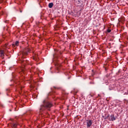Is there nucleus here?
Wrapping results in <instances>:
<instances>
[{
  "label": "nucleus",
  "instance_id": "1",
  "mask_svg": "<svg viewBox=\"0 0 128 128\" xmlns=\"http://www.w3.org/2000/svg\"><path fill=\"white\" fill-rule=\"evenodd\" d=\"M52 106V104L48 102V100H43L42 104L40 105L39 108L40 112H44L46 110H50V108Z\"/></svg>",
  "mask_w": 128,
  "mask_h": 128
},
{
  "label": "nucleus",
  "instance_id": "2",
  "mask_svg": "<svg viewBox=\"0 0 128 128\" xmlns=\"http://www.w3.org/2000/svg\"><path fill=\"white\" fill-rule=\"evenodd\" d=\"M86 122H87V128H90L92 124V120H86Z\"/></svg>",
  "mask_w": 128,
  "mask_h": 128
},
{
  "label": "nucleus",
  "instance_id": "3",
  "mask_svg": "<svg viewBox=\"0 0 128 128\" xmlns=\"http://www.w3.org/2000/svg\"><path fill=\"white\" fill-rule=\"evenodd\" d=\"M109 120H112V122H114V120H116V117L114 116V114H112L110 116V118H108Z\"/></svg>",
  "mask_w": 128,
  "mask_h": 128
},
{
  "label": "nucleus",
  "instance_id": "4",
  "mask_svg": "<svg viewBox=\"0 0 128 128\" xmlns=\"http://www.w3.org/2000/svg\"><path fill=\"white\" fill-rule=\"evenodd\" d=\"M4 50H0V56H2V58H4Z\"/></svg>",
  "mask_w": 128,
  "mask_h": 128
},
{
  "label": "nucleus",
  "instance_id": "5",
  "mask_svg": "<svg viewBox=\"0 0 128 128\" xmlns=\"http://www.w3.org/2000/svg\"><path fill=\"white\" fill-rule=\"evenodd\" d=\"M19 42L18 41H16L14 44H12L13 46H18Z\"/></svg>",
  "mask_w": 128,
  "mask_h": 128
},
{
  "label": "nucleus",
  "instance_id": "6",
  "mask_svg": "<svg viewBox=\"0 0 128 128\" xmlns=\"http://www.w3.org/2000/svg\"><path fill=\"white\" fill-rule=\"evenodd\" d=\"M53 6H54V3L50 2L48 4V8H52Z\"/></svg>",
  "mask_w": 128,
  "mask_h": 128
},
{
  "label": "nucleus",
  "instance_id": "7",
  "mask_svg": "<svg viewBox=\"0 0 128 128\" xmlns=\"http://www.w3.org/2000/svg\"><path fill=\"white\" fill-rule=\"evenodd\" d=\"M12 128H16V126H18V124H12Z\"/></svg>",
  "mask_w": 128,
  "mask_h": 128
},
{
  "label": "nucleus",
  "instance_id": "8",
  "mask_svg": "<svg viewBox=\"0 0 128 128\" xmlns=\"http://www.w3.org/2000/svg\"><path fill=\"white\" fill-rule=\"evenodd\" d=\"M110 118V114H108L104 118L105 120H108Z\"/></svg>",
  "mask_w": 128,
  "mask_h": 128
},
{
  "label": "nucleus",
  "instance_id": "9",
  "mask_svg": "<svg viewBox=\"0 0 128 128\" xmlns=\"http://www.w3.org/2000/svg\"><path fill=\"white\" fill-rule=\"evenodd\" d=\"M107 32H112V30H110V29H108V30H107Z\"/></svg>",
  "mask_w": 128,
  "mask_h": 128
},
{
  "label": "nucleus",
  "instance_id": "10",
  "mask_svg": "<svg viewBox=\"0 0 128 128\" xmlns=\"http://www.w3.org/2000/svg\"><path fill=\"white\" fill-rule=\"evenodd\" d=\"M5 24H8V20H6L4 21Z\"/></svg>",
  "mask_w": 128,
  "mask_h": 128
},
{
  "label": "nucleus",
  "instance_id": "11",
  "mask_svg": "<svg viewBox=\"0 0 128 128\" xmlns=\"http://www.w3.org/2000/svg\"><path fill=\"white\" fill-rule=\"evenodd\" d=\"M2 2H4V0H0V4H2Z\"/></svg>",
  "mask_w": 128,
  "mask_h": 128
},
{
  "label": "nucleus",
  "instance_id": "12",
  "mask_svg": "<svg viewBox=\"0 0 128 128\" xmlns=\"http://www.w3.org/2000/svg\"><path fill=\"white\" fill-rule=\"evenodd\" d=\"M28 52H30V49H28Z\"/></svg>",
  "mask_w": 128,
  "mask_h": 128
},
{
  "label": "nucleus",
  "instance_id": "13",
  "mask_svg": "<svg viewBox=\"0 0 128 128\" xmlns=\"http://www.w3.org/2000/svg\"><path fill=\"white\" fill-rule=\"evenodd\" d=\"M57 66H60V65L58 64V65H57Z\"/></svg>",
  "mask_w": 128,
  "mask_h": 128
},
{
  "label": "nucleus",
  "instance_id": "14",
  "mask_svg": "<svg viewBox=\"0 0 128 128\" xmlns=\"http://www.w3.org/2000/svg\"><path fill=\"white\" fill-rule=\"evenodd\" d=\"M54 88H56V86H54Z\"/></svg>",
  "mask_w": 128,
  "mask_h": 128
},
{
  "label": "nucleus",
  "instance_id": "15",
  "mask_svg": "<svg viewBox=\"0 0 128 128\" xmlns=\"http://www.w3.org/2000/svg\"><path fill=\"white\" fill-rule=\"evenodd\" d=\"M20 12H22V10H20Z\"/></svg>",
  "mask_w": 128,
  "mask_h": 128
},
{
  "label": "nucleus",
  "instance_id": "16",
  "mask_svg": "<svg viewBox=\"0 0 128 128\" xmlns=\"http://www.w3.org/2000/svg\"><path fill=\"white\" fill-rule=\"evenodd\" d=\"M6 91L9 90L8 88L6 89Z\"/></svg>",
  "mask_w": 128,
  "mask_h": 128
},
{
  "label": "nucleus",
  "instance_id": "17",
  "mask_svg": "<svg viewBox=\"0 0 128 128\" xmlns=\"http://www.w3.org/2000/svg\"><path fill=\"white\" fill-rule=\"evenodd\" d=\"M58 70H59V69H58Z\"/></svg>",
  "mask_w": 128,
  "mask_h": 128
},
{
  "label": "nucleus",
  "instance_id": "18",
  "mask_svg": "<svg viewBox=\"0 0 128 128\" xmlns=\"http://www.w3.org/2000/svg\"><path fill=\"white\" fill-rule=\"evenodd\" d=\"M26 54H28V53H27V52H26Z\"/></svg>",
  "mask_w": 128,
  "mask_h": 128
}]
</instances>
